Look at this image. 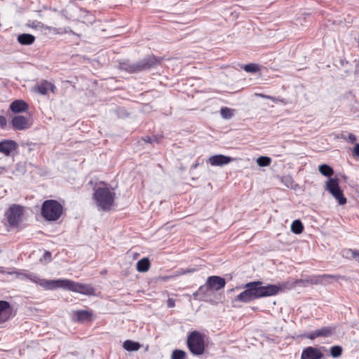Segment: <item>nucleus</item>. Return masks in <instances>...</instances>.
Instances as JSON below:
<instances>
[{"instance_id":"obj_1","label":"nucleus","mask_w":359,"mask_h":359,"mask_svg":"<svg viewBox=\"0 0 359 359\" xmlns=\"http://www.w3.org/2000/svg\"><path fill=\"white\" fill-rule=\"evenodd\" d=\"M245 290L240 293L235 301L248 303L257 299L274 296L278 294V288L275 285H262L261 281L248 283L244 286Z\"/></svg>"},{"instance_id":"obj_2","label":"nucleus","mask_w":359,"mask_h":359,"mask_svg":"<svg viewBox=\"0 0 359 359\" xmlns=\"http://www.w3.org/2000/svg\"><path fill=\"white\" fill-rule=\"evenodd\" d=\"M57 288H63L86 295H92L95 292L94 288L90 285L76 283L69 279L53 280L51 290Z\"/></svg>"},{"instance_id":"obj_3","label":"nucleus","mask_w":359,"mask_h":359,"mask_svg":"<svg viewBox=\"0 0 359 359\" xmlns=\"http://www.w3.org/2000/svg\"><path fill=\"white\" fill-rule=\"evenodd\" d=\"M159 63V60L154 56L150 55L137 62H131L124 60L119 62V68L128 73H136L154 67Z\"/></svg>"},{"instance_id":"obj_4","label":"nucleus","mask_w":359,"mask_h":359,"mask_svg":"<svg viewBox=\"0 0 359 359\" xmlns=\"http://www.w3.org/2000/svg\"><path fill=\"white\" fill-rule=\"evenodd\" d=\"M115 193L107 187H99L94 193L97 205L104 211L109 210L114 201Z\"/></svg>"},{"instance_id":"obj_5","label":"nucleus","mask_w":359,"mask_h":359,"mask_svg":"<svg viewBox=\"0 0 359 359\" xmlns=\"http://www.w3.org/2000/svg\"><path fill=\"white\" fill-rule=\"evenodd\" d=\"M62 205L55 200L45 201L41 207V215L48 221H55L62 213Z\"/></svg>"},{"instance_id":"obj_6","label":"nucleus","mask_w":359,"mask_h":359,"mask_svg":"<svg viewBox=\"0 0 359 359\" xmlns=\"http://www.w3.org/2000/svg\"><path fill=\"white\" fill-rule=\"evenodd\" d=\"M187 344L192 354L196 355L203 354L205 351V342L203 335L199 332H191L187 337Z\"/></svg>"},{"instance_id":"obj_7","label":"nucleus","mask_w":359,"mask_h":359,"mask_svg":"<svg viewBox=\"0 0 359 359\" xmlns=\"http://www.w3.org/2000/svg\"><path fill=\"white\" fill-rule=\"evenodd\" d=\"M24 209L23 207L13 204L5 212V217L8 225L11 227L17 226L22 221Z\"/></svg>"},{"instance_id":"obj_8","label":"nucleus","mask_w":359,"mask_h":359,"mask_svg":"<svg viewBox=\"0 0 359 359\" xmlns=\"http://www.w3.org/2000/svg\"><path fill=\"white\" fill-rule=\"evenodd\" d=\"M325 189L337 201L339 205H343L346 203L347 200L344 197L343 191L339 187L337 179H329L326 182Z\"/></svg>"},{"instance_id":"obj_9","label":"nucleus","mask_w":359,"mask_h":359,"mask_svg":"<svg viewBox=\"0 0 359 359\" xmlns=\"http://www.w3.org/2000/svg\"><path fill=\"white\" fill-rule=\"evenodd\" d=\"M17 276L21 279H29L32 282L36 283L41 286L45 290H51L53 280H46L41 278L39 276L33 273H25V272H15Z\"/></svg>"},{"instance_id":"obj_10","label":"nucleus","mask_w":359,"mask_h":359,"mask_svg":"<svg viewBox=\"0 0 359 359\" xmlns=\"http://www.w3.org/2000/svg\"><path fill=\"white\" fill-rule=\"evenodd\" d=\"M12 126L18 130H23L31 127L32 122L29 118L22 115L15 116L12 119Z\"/></svg>"},{"instance_id":"obj_11","label":"nucleus","mask_w":359,"mask_h":359,"mask_svg":"<svg viewBox=\"0 0 359 359\" xmlns=\"http://www.w3.org/2000/svg\"><path fill=\"white\" fill-rule=\"evenodd\" d=\"M225 279L217 276H210L205 283L207 289L214 290L222 289L225 287Z\"/></svg>"},{"instance_id":"obj_12","label":"nucleus","mask_w":359,"mask_h":359,"mask_svg":"<svg viewBox=\"0 0 359 359\" xmlns=\"http://www.w3.org/2000/svg\"><path fill=\"white\" fill-rule=\"evenodd\" d=\"M323 358V354L320 348L308 346L302 351L300 359H322Z\"/></svg>"},{"instance_id":"obj_13","label":"nucleus","mask_w":359,"mask_h":359,"mask_svg":"<svg viewBox=\"0 0 359 359\" xmlns=\"http://www.w3.org/2000/svg\"><path fill=\"white\" fill-rule=\"evenodd\" d=\"M93 313L88 310H78L72 312V320L76 322L84 323L92 320Z\"/></svg>"},{"instance_id":"obj_14","label":"nucleus","mask_w":359,"mask_h":359,"mask_svg":"<svg viewBox=\"0 0 359 359\" xmlns=\"http://www.w3.org/2000/svg\"><path fill=\"white\" fill-rule=\"evenodd\" d=\"M12 317V308L6 301H0V324Z\"/></svg>"},{"instance_id":"obj_15","label":"nucleus","mask_w":359,"mask_h":359,"mask_svg":"<svg viewBox=\"0 0 359 359\" xmlns=\"http://www.w3.org/2000/svg\"><path fill=\"white\" fill-rule=\"evenodd\" d=\"M233 161L231 157L222 154L214 155L208 158V163L213 166H223Z\"/></svg>"},{"instance_id":"obj_16","label":"nucleus","mask_w":359,"mask_h":359,"mask_svg":"<svg viewBox=\"0 0 359 359\" xmlns=\"http://www.w3.org/2000/svg\"><path fill=\"white\" fill-rule=\"evenodd\" d=\"M303 283H304V280L302 279L290 278L285 282L279 283L278 285H275V286L278 288V293L280 291L285 290H291L295 287L297 285H300L301 284Z\"/></svg>"},{"instance_id":"obj_17","label":"nucleus","mask_w":359,"mask_h":359,"mask_svg":"<svg viewBox=\"0 0 359 359\" xmlns=\"http://www.w3.org/2000/svg\"><path fill=\"white\" fill-rule=\"evenodd\" d=\"M332 280H337V277L333 275L330 274H323L319 275L315 277L310 278L309 280H304V283H310L311 284H323V283H330L332 282Z\"/></svg>"},{"instance_id":"obj_18","label":"nucleus","mask_w":359,"mask_h":359,"mask_svg":"<svg viewBox=\"0 0 359 359\" xmlns=\"http://www.w3.org/2000/svg\"><path fill=\"white\" fill-rule=\"evenodd\" d=\"M78 12V20L83 23L92 25L95 21V16L89 11L83 8H79Z\"/></svg>"},{"instance_id":"obj_19","label":"nucleus","mask_w":359,"mask_h":359,"mask_svg":"<svg viewBox=\"0 0 359 359\" xmlns=\"http://www.w3.org/2000/svg\"><path fill=\"white\" fill-rule=\"evenodd\" d=\"M55 90V86L53 83L48 82L47 81H42L37 86L36 90L37 92L43 95H45L48 93V90L54 93Z\"/></svg>"},{"instance_id":"obj_20","label":"nucleus","mask_w":359,"mask_h":359,"mask_svg":"<svg viewBox=\"0 0 359 359\" xmlns=\"http://www.w3.org/2000/svg\"><path fill=\"white\" fill-rule=\"evenodd\" d=\"M28 109V104L22 100H17L13 101L10 104V109L13 113H20L26 111Z\"/></svg>"},{"instance_id":"obj_21","label":"nucleus","mask_w":359,"mask_h":359,"mask_svg":"<svg viewBox=\"0 0 359 359\" xmlns=\"http://www.w3.org/2000/svg\"><path fill=\"white\" fill-rule=\"evenodd\" d=\"M16 144L13 140H5L0 142V152L8 156L15 149Z\"/></svg>"},{"instance_id":"obj_22","label":"nucleus","mask_w":359,"mask_h":359,"mask_svg":"<svg viewBox=\"0 0 359 359\" xmlns=\"http://www.w3.org/2000/svg\"><path fill=\"white\" fill-rule=\"evenodd\" d=\"M17 41L23 46H29L34 43L35 36L31 34H21L18 36Z\"/></svg>"},{"instance_id":"obj_23","label":"nucleus","mask_w":359,"mask_h":359,"mask_svg":"<svg viewBox=\"0 0 359 359\" xmlns=\"http://www.w3.org/2000/svg\"><path fill=\"white\" fill-rule=\"evenodd\" d=\"M141 344L131 340H126L123 344V347L128 351H137L141 348Z\"/></svg>"},{"instance_id":"obj_24","label":"nucleus","mask_w":359,"mask_h":359,"mask_svg":"<svg viewBox=\"0 0 359 359\" xmlns=\"http://www.w3.org/2000/svg\"><path fill=\"white\" fill-rule=\"evenodd\" d=\"M150 267V262L148 258H142L137 263V270L139 272H147Z\"/></svg>"},{"instance_id":"obj_25","label":"nucleus","mask_w":359,"mask_h":359,"mask_svg":"<svg viewBox=\"0 0 359 359\" xmlns=\"http://www.w3.org/2000/svg\"><path fill=\"white\" fill-rule=\"evenodd\" d=\"M317 331L319 337H329L334 333L335 329L333 327L327 326L318 329Z\"/></svg>"},{"instance_id":"obj_26","label":"nucleus","mask_w":359,"mask_h":359,"mask_svg":"<svg viewBox=\"0 0 359 359\" xmlns=\"http://www.w3.org/2000/svg\"><path fill=\"white\" fill-rule=\"evenodd\" d=\"M318 170L321 175L325 177H330L334 173L333 169L327 164H322L319 165Z\"/></svg>"},{"instance_id":"obj_27","label":"nucleus","mask_w":359,"mask_h":359,"mask_svg":"<svg viewBox=\"0 0 359 359\" xmlns=\"http://www.w3.org/2000/svg\"><path fill=\"white\" fill-rule=\"evenodd\" d=\"M304 226L299 219L294 220L291 225V231L296 234H299L303 231Z\"/></svg>"},{"instance_id":"obj_28","label":"nucleus","mask_w":359,"mask_h":359,"mask_svg":"<svg viewBox=\"0 0 359 359\" xmlns=\"http://www.w3.org/2000/svg\"><path fill=\"white\" fill-rule=\"evenodd\" d=\"M233 109H231L228 107H222L220 110L221 116L224 119H229L233 116Z\"/></svg>"},{"instance_id":"obj_29","label":"nucleus","mask_w":359,"mask_h":359,"mask_svg":"<svg viewBox=\"0 0 359 359\" xmlns=\"http://www.w3.org/2000/svg\"><path fill=\"white\" fill-rule=\"evenodd\" d=\"M171 359H187V353L184 351L176 349L172 351Z\"/></svg>"},{"instance_id":"obj_30","label":"nucleus","mask_w":359,"mask_h":359,"mask_svg":"<svg viewBox=\"0 0 359 359\" xmlns=\"http://www.w3.org/2000/svg\"><path fill=\"white\" fill-rule=\"evenodd\" d=\"M257 163L260 167L268 166L271 163V159L268 156H260L257 159Z\"/></svg>"},{"instance_id":"obj_31","label":"nucleus","mask_w":359,"mask_h":359,"mask_svg":"<svg viewBox=\"0 0 359 359\" xmlns=\"http://www.w3.org/2000/svg\"><path fill=\"white\" fill-rule=\"evenodd\" d=\"M342 348L340 346H334L330 348V355L333 358H338L341 355Z\"/></svg>"},{"instance_id":"obj_32","label":"nucleus","mask_w":359,"mask_h":359,"mask_svg":"<svg viewBox=\"0 0 359 359\" xmlns=\"http://www.w3.org/2000/svg\"><path fill=\"white\" fill-rule=\"evenodd\" d=\"M244 70L247 72L255 73L259 71V67L257 64L250 63L245 65Z\"/></svg>"},{"instance_id":"obj_33","label":"nucleus","mask_w":359,"mask_h":359,"mask_svg":"<svg viewBox=\"0 0 359 359\" xmlns=\"http://www.w3.org/2000/svg\"><path fill=\"white\" fill-rule=\"evenodd\" d=\"M303 337L308 338L309 339H314L318 337L317 330L311 332L305 333L302 335Z\"/></svg>"},{"instance_id":"obj_34","label":"nucleus","mask_w":359,"mask_h":359,"mask_svg":"<svg viewBox=\"0 0 359 359\" xmlns=\"http://www.w3.org/2000/svg\"><path fill=\"white\" fill-rule=\"evenodd\" d=\"M270 100L275 103L281 102L284 104H286L287 103V102L284 98H280V97H276L271 96Z\"/></svg>"},{"instance_id":"obj_35","label":"nucleus","mask_w":359,"mask_h":359,"mask_svg":"<svg viewBox=\"0 0 359 359\" xmlns=\"http://www.w3.org/2000/svg\"><path fill=\"white\" fill-rule=\"evenodd\" d=\"M175 305V299H172V298H169L168 299V303H167V306L168 308H173Z\"/></svg>"},{"instance_id":"obj_36","label":"nucleus","mask_w":359,"mask_h":359,"mask_svg":"<svg viewBox=\"0 0 359 359\" xmlns=\"http://www.w3.org/2000/svg\"><path fill=\"white\" fill-rule=\"evenodd\" d=\"M353 154L359 156V143L356 144L353 148Z\"/></svg>"},{"instance_id":"obj_37","label":"nucleus","mask_w":359,"mask_h":359,"mask_svg":"<svg viewBox=\"0 0 359 359\" xmlns=\"http://www.w3.org/2000/svg\"><path fill=\"white\" fill-rule=\"evenodd\" d=\"M348 140L351 143H354L356 141V137L353 134H349Z\"/></svg>"},{"instance_id":"obj_38","label":"nucleus","mask_w":359,"mask_h":359,"mask_svg":"<svg viewBox=\"0 0 359 359\" xmlns=\"http://www.w3.org/2000/svg\"><path fill=\"white\" fill-rule=\"evenodd\" d=\"M51 257V254L49 252H46L43 255V259L45 260H50Z\"/></svg>"},{"instance_id":"obj_39","label":"nucleus","mask_w":359,"mask_h":359,"mask_svg":"<svg viewBox=\"0 0 359 359\" xmlns=\"http://www.w3.org/2000/svg\"><path fill=\"white\" fill-rule=\"evenodd\" d=\"M256 95L258 96V97L264 98V99L270 100V98H271L270 95H264V94H262V93H257Z\"/></svg>"},{"instance_id":"obj_40","label":"nucleus","mask_w":359,"mask_h":359,"mask_svg":"<svg viewBox=\"0 0 359 359\" xmlns=\"http://www.w3.org/2000/svg\"><path fill=\"white\" fill-rule=\"evenodd\" d=\"M143 140L147 143H152V138L149 136H146L143 138Z\"/></svg>"},{"instance_id":"obj_41","label":"nucleus","mask_w":359,"mask_h":359,"mask_svg":"<svg viewBox=\"0 0 359 359\" xmlns=\"http://www.w3.org/2000/svg\"><path fill=\"white\" fill-rule=\"evenodd\" d=\"M195 271L194 269H188L187 271H184L183 272L180 273V274H185L187 273H191Z\"/></svg>"},{"instance_id":"obj_42","label":"nucleus","mask_w":359,"mask_h":359,"mask_svg":"<svg viewBox=\"0 0 359 359\" xmlns=\"http://www.w3.org/2000/svg\"><path fill=\"white\" fill-rule=\"evenodd\" d=\"M151 138H152V142H159L158 137L156 136H154Z\"/></svg>"},{"instance_id":"obj_43","label":"nucleus","mask_w":359,"mask_h":359,"mask_svg":"<svg viewBox=\"0 0 359 359\" xmlns=\"http://www.w3.org/2000/svg\"><path fill=\"white\" fill-rule=\"evenodd\" d=\"M6 123V120H5V118H4V117H2V116H0V123H1V125H3V124H4V123Z\"/></svg>"},{"instance_id":"obj_44","label":"nucleus","mask_w":359,"mask_h":359,"mask_svg":"<svg viewBox=\"0 0 359 359\" xmlns=\"http://www.w3.org/2000/svg\"><path fill=\"white\" fill-rule=\"evenodd\" d=\"M352 255L353 256L359 255V251L353 250L352 251Z\"/></svg>"},{"instance_id":"obj_45","label":"nucleus","mask_w":359,"mask_h":359,"mask_svg":"<svg viewBox=\"0 0 359 359\" xmlns=\"http://www.w3.org/2000/svg\"><path fill=\"white\" fill-rule=\"evenodd\" d=\"M197 166H198V164H197V163L194 164V165H192V168H196Z\"/></svg>"}]
</instances>
